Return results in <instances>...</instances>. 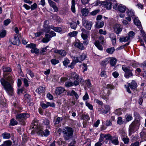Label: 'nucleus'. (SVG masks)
Instances as JSON below:
<instances>
[{
  "label": "nucleus",
  "instance_id": "obj_10",
  "mask_svg": "<svg viewBox=\"0 0 146 146\" xmlns=\"http://www.w3.org/2000/svg\"><path fill=\"white\" fill-rule=\"evenodd\" d=\"M79 84V83L77 81H74L73 82L71 81H67L65 83L64 85L66 87L68 88L74 86H76Z\"/></svg>",
  "mask_w": 146,
  "mask_h": 146
},
{
  "label": "nucleus",
  "instance_id": "obj_38",
  "mask_svg": "<svg viewBox=\"0 0 146 146\" xmlns=\"http://www.w3.org/2000/svg\"><path fill=\"white\" fill-rule=\"evenodd\" d=\"M133 119V117L131 114H127L125 116V119L127 122L131 121Z\"/></svg>",
  "mask_w": 146,
  "mask_h": 146
},
{
  "label": "nucleus",
  "instance_id": "obj_1",
  "mask_svg": "<svg viewBox=\"0 0 146 146\" xmlns=\"http://www.w3.org/2000/svg\"><path fill=\"white\" fill-rule=\"evenodd\" d=\"M3 68L4 73L3 74V78H2L0 80L1 84L7 93L12 94L13 92V86L14 79L11 74L7 75L6 73L11 71V70L9 67L3 66Z\"/></svg>",
  "mask_w": 146,
  "mask_h": 146
},
{
  "label": "nucleus",
  "instance_id": "obj_29",
  "mask_svg": "<svg viewBox=\"0 0 146 146\" xmlns=\"http://www.w3.org/2000/svg\"><path fill=\"white\" fill-rule=\"evenodd\" d=\"M110 63L111 65L112 66H115L117 62V60L115 58H110Z\"/></svg>",
  "mask_w": 146,
  "mask_h": 146
},
{
  "label": "nucleus",
  "instance_id": "obj_18",
  "mask_svg": "<svg viewBox=\"0 0 146 146\" xmlns=\"http://www.w3.org/2000/svg\"><path fill=\"white\" fill-rule=\"evenodd\" d=\"M127 9L125 6L122 4H120L118 6V10L122 13H125Z\"/></svg>",
  "mask_w": 146,
  "mask_h": 146
},
{
  "label": "nucleus",
  "instance_id": "obj_22",
  "mask_svg": "<svg viewBox=\"0 0 146 146\" xmlns=\"http://www.w3.org/2000/svg\"><path fill=\"white\" fill-rule=\"evenodd\" d=\"M126 13L128 16L131 17L132 18H134L135 17V16L134 15V11L132 9H127Z\"/></svg>",
  "mask_w": 146,
  "mask_h": 146
},
{
  "label": "nucleus",
  "instance_id": "obj_19",
  "mask_svg": "<svg viewBox=\"0 0 146 146\" xmlns=\"http://www.w3.org/2000/svg\"><path fill=\"white\" fill-rule=\"evenodd\" d=\"M38 133L43 136L47 137L50 134V131L47 129H46L44 131L42 130H40L38 131Z\"/></svg>",
  "mask_w": 146,
  "mask_h": 146
},
{
  "label": "nucleus",
  "instance_id": "obj_41",
  "mask_svg": "<svg viewBox=\"0 0 146 146\" xmlns=\"http://www.w3.org/2000/svg\"><path fill=\"white\" fill-rule=\"evenodd\" d=\"M140 135L142 139L144 141L146 140V131L141 132Z\"/></svg>",
  "mask_w": 146,
  "mask_h": 146
},
{
  "label": "nucleus",
  "instance_id": "obj_58",
  "mask_svg": "<svg viewBox=\"0 0 146 146\" xmlns=\"http://www.w3.org/2000/svg\"><path fill=\"white\" fill-rule=\"evenodd\" d=\"M69 63V60L66 58H64V60L63 62V65L65 66H66Z\"/></svg>",
  "mask_w": 146,
  "mask_h": 146
},
{
  "label": "nucleus",
  "instance_id": "obj_11",
  "mask_svg": "<svg viewBox=\"0 0 146 146\" xmlns=\"http://www.w3.org/2000/svg\"><path fill=\"white\" fill-rule=\"evenodd\" d=\"M83 24L85 28L88 30L91 29L92 25V23L91 21H90L86 19H84L83 21Z\"/></svg>",
  "mask_w": 146,
  "mask_h": 146
},
{
  "label": "nucleus",
  "instance_id": "obj_36",
  "mask_svg": "<svg viewBox=\"0 0 146 146\" xmlns=\"http://www.w3.org/2000/svg\"><path fill=\"white\" fill-rule=\"evenodd\" d=\"M75 1H72V6L71 7V10L73 13H75L76 12L75 8Z\"/></svg>",
  "mask_w": 146,
  "mask_h": 146
},
{
  "label": "nucleus",
  "instance_id": "obj_32",
  "mask_svg": "<svg viewBox=\"0 0 146 146\" xmlns=\"http://www.w3.org/2000/svg\"><path fill=\"white\" fill-rule=\"evenodd\" d=\"M104 25V22L103 21H98L96 23L95 27L97 28H102Z\"/></svg>",
  "mask_w": 146,
  "mask_h": 146
},
{
  "label": "nucleus",
  "instance_id": "obj_34",
  "mask_svg": "<svg viewBox=\"0 0 146 146\" xmlns=\"http://www.w3.org/2000/svg\"><path fill=\"white\" fill-rule=\"evenodd\" d=\"M2 136L4 139H9L11 137L10 134L8 133L5 132L2 133Z\"/></svg>",
  "mask_w": 146,
  "mask_h": 146
},
{
  "label": "nucleus",
  "instance_id": "obj_16",
  "mask_svg": "<svg viewBox=\"0 0 146 146\" xmlns=\"http://www.w3.org/2000/svg\"><path fill=\"white\" fill-rule=\"evenodd\" d=\"M65 88L62 87H59L56 88L55 92L56 95H59L65 92Z\"/></svg>",
  "mask_w": 146,
  "mask_h": 146
},
{
  "label": "nucleus",
  "instance_id": "obj_48",
  "mask_svg": "<svg viewBox=\"0 0 146 146\" xmlns=\"http://www.w3.org/2000/svg\"><path fill=\"white\" fill-rule=\"evenodd\" d=\"M50 62L52 64L54 65H55L58 63L59 62L58 60H56L55 58L52 59L50 60Z\"/></svg>",
  "mask_w": 146,
  "mask_h": 146
},
{
  "label": "nucleus",
  "instance_id": "obj_17",
  "mask_svg": "<svg viewBox=\"0 0 146 146\" xmlns=\"http://www.w3.org/2000/svg\"><path fill=\"white\" fill-rule=\"evenodd\" d=\"M11 41L13 45H18L19 44L20 41L17 35H15L14 36V38L11 40Z\"/></svg>",
  "mask_w": 146,
  "mask_h": 146
},
{
  "label": "nucleus",
  "instance_id": "obj_31",
  "mask_svg": "<svg viewBox=\"0 0 146 146\" xmlns=\"http://www.w3.org/2000/svg\"><path fill=\"white\" fill-rule=\"evenodd\" d=\"M12 144V142L9 140L4 141L0 146H10Z\"/></svg>",
  "mask_w": 146,
  "mask_h": 146
},
{
  "label": "nucleus",
  "instance_id": "obj_28",
  "mask_svg": "<svg viewBox=\"0 0 146 146\" xmlns=\"http://www.w3.org/2000/svg\"><path fill=\"white\" fill-rule=\"evenodd\" d=\"M95 46L98 48L100 50H103V47L100 44L99 41L98 40L96 41L94 43Z\"/></svg>",
  "mask_w": 146,
  "mask_h": 146
},
{
  "label": "nucleus",
  "instance_id": "obj_63",
  "mask_svg": "<svg viewBox=\"0 0 146 146\" xmlns=\"http://www.w3.org/2000/svg\"><path fill=\"white\" fill-rule=\"evenodd\" d=\"M58 143L59 145H61L64 144L65 142L63 141V140L62 138H60L58 141Z\"/></svg>",
  "mask_w": 146,
  "mask_h": 146
},
{
  "label": "nucleus",
  "instance_id": "obj_55",
  "mask_svg": "<svg viewBox=\"0 0 146 146\" xmlns=\"http://www.w3.org/2000/svg\"><path fill=\"white\" fill-rule=\"evenodd\" d=\"M99 40L100 43L102 44H104L106 42L103 36H101L99 37Z\"/></svg>",
  "mask_w": 146,
  "mask_h": 146
},
{
  "label": "nucleus",
  "instance_id": "obj_39",
  "mask_svg": "<svg viewBox=\"0 0 146 146\" xmlns=\"http://www.w3.org/2000/svg\"><path fill=\"white\" fill-rule=\"evenodd\" d=\"M100 75L102 77L106 78L107 77V75L106 74V71L104 70H102Z\"/></svg>",
  "mask_w": 146,
  "mask_h": 146
},
{
  "label": "nucleus",
  "instance_id": "obj_7",
  "mask_svg": "<svg viewBox=\"0 0 146 146\" xmlns=\"http://www.w3.org/2000/svg\"><path fill=\"white\" fill-rule=\"evenodd\" d=\"M122 69L125 72L124 76L126 78H129L130 77L133 76L132 70L130 69L129 67L123 65L122 66Z\"/></svg>",
  "mask_w": 146,
  "mask_h": 146
},
{
  "label": "nucleus",
  "instance_id": "obj_45",
  "mask_svg": "<svg viewBox=\"0 0 146 146\" xmlns=\"http://www.w3.org/2000/svg\"><path fill=\"white\" fill-rule=\"evenodd\" d=\"M110 58H107L104 60H103L101 62V64L103 66H105L108 63V61H109Z\"/></svg>",
  "mask_w": 146,
  "mask_h": 146
},
{
  "label": "nucleus",
  "instance_id": "obj_49",
  "mask_svg": "<svg viewBox=\"0 0 146 146\" xmlns=\"http://www.w3.org/2000/svg\"><path fill=\"white\" fill-rule=\"evenodd\" d=\"M82 118L86 121H88L90 119V117L88 114L82 115Z\"/></svg>",
  "mask_w": 146,
  "mask_h": 146
},
{
  "label": "nucleus",
  "instance_id": "obj_56",
  "mask_svg": "<svg viewBox=\"0 0 146 146\" xmlns=\"http://www.w3.org/2000/svg\"><path fill=\"white\" fill-rule=\"evenodd\" d=\"M36 44L34 43H30L26 46V47L32 49L34 47H36Z\"/></svg>",
  "mask_w": 146,
  "mask_h": 146
},
{
  "label": "nucleus",
  "instance_id": "obj_35",
  "mask_svg": "<svg viewBox=\"0 0 146 146\" xmlns=\"http://www.w3.org/2000/svg\"><path fill=\"white\" fill-rule=\"evenodd\" d=\"M115 49L114 47H111L107 48L106 50V52L110 54H112L115 51Z\"/></svg>",
  "mask_w": 146,
  "mask_h": 146
},
{
  "label": "nucleus",
  "instance_id": "obj_20",
  "mask_svg": "<svg viewBox=\"0 0 146 146\" xmlns=\"http://www.w3.org/2000/svg\"><path fill=\"white\" fill-rule=\"evenodd\" d=\"M111 142L115 145H117L119 144V141L118 139L117 136L115 135L113 137L112 136V138L111 140Z\"/></svg>",
  "mask_w": 146,
  "mask_h": 146
},
{
  "label": "nucleus",
  "instance_id": "obj_54",
  "mask_svg": "<svg viewBox=\"0 0 146 146\" xmlns=\"http://www.w3.org/2000/svg\"><path fill=\"white\" fill-rule=\"evenodd\" d=\"M117 123L119 125H121L124 123V121L122 120L121 117H119L118 118Z\"/></svg>",
  "mask_w": 146,
  "mask_h": 146
},
{
  "label": "nucleus",
  "instance_id": "obj_53",
  "mask_svg": "<svg viewBox=\"0 0 146 146\" xmlns=\"http://www.w3.org/2000/svg\"><path fill=\"white\" fill-rule=\"evenodd\" d=\"M31 52L32 53H35L36 54L38 53L39 52V50L36 47H34L32 48L31 50Z\"/></svg>",
  "mask_w": 146,
  "mask_h": 146
},
{
  "label": "nucleus",
  "instance_id": "obj_52",
  "mask_svg": "<svg viewBox=\"0 0 146 146\" xmlns=\"http://www.w3.org/2000/svg\"><path fill=\"white\" fill-rule=\"evenodd\" d=\"M70 95L71 96H74L76 99H78V95L73 90H72L70 94Z\"/></svg>",
  "mask_w": 146,
  "mask_h": 146
},
{
  "label": "nucleus",
  "instance_id": "obj_5",
  "mask_svg": "<svg viewBox=\"0 0 146 146\" xmlns=\"http://www.w3.org/2000/svg\"><path fill=\"white\" fill-rule=\"evenodd\" d=\"M79 75L76 72H72L68 75L70 80L77 81L80 83V82H83L84 80L82 78H79Z\"/></svg>",
  "mask_w": 146,
  "mask_h": 146
},
{
  "label": "nucleus",
  "instance_id": "obj_50",
  "mask_svg": "<svg viewBox=\"0 0 146 146\" xmlns=\"http://www.w3.org/2000/svg\"><path fill=\"white\" fill-rule=\"evenodd\" d=\"M105 110H103V113L104 114L107 113L110 110V106L108 105H106L105 106Z\"/></svg>",
  "mask_w": 146,
  "mask_h": 146
},
{
  "label": "nucleus",
  "instance_id": "obj_21",
  "mask_svg": "<svg viewBox=\"0 0 146 146\" xmlns=\"http://www.w3.org/2000/svg\"><path fill=\"white\" fill-rule=\"evenodd\" d=\"M74 45L76 47L78 48L81 50H84L85 49V47L84 46L83 43H81L80 41L79 42H75Z\"/></svg>",
  "mask_w": 146,
  "mask_h": 146
},
{
  "label": "nucleus",
  "instance_id": "obj_61",
  "mask_svg": "<svg viewBox=\"0 0 146 146\" xmlns=\"http://www.w3.org/2000/svg\"><path fill=\"white\" fill-rule=\"evenodd\" d=\"M46 104H47V106H48V108L49 107H52L53 108L55 107V105L54 103V102H46Z\"/></svg>",
  "mask_w": 146,
  "mask_h": 146
},
{
  "label": "nucleus",
  "instance_id": "obj_15",
  "mask_svg": "<svg viewBox=\"0 0 146 146\" xmlns=\"http://www.w3.org/2000/svg\"><path fill=\"white\" fill-rule=\"evenodd\" d=\"M81 31L82 32L81 34V36L83 40L87 39L88 37L87 34H88L89 31H87L84 28H82L81 29Z\"/></svg>",
  "mask_w": 146,
  "mask_h": 146
},
{
  "label": "nucleus",
  "instance_id": "obj_57",
  "mask_svg": "<svg viewBox=\"0 0 146 146\" xmlns=\"http://www.w3.org/2000/svg\"><path fill=\"white\" fill-rule=\"evenodd\" d=\"M85 83L86 84V85L88 87L90 88L92 87V84L91 83L90 80L88 79L86 80Z\"/></svg>",
  "mask_w": 146,
  "mask_h": 146
},
{
  "label": "nucleus",
  "instance_id": "obj_8",
  "mask_svg": "<svg viewBox=\"0 0 146 146\" xmlns=\"http://www.w3.org/2000/svg\"><path fill=\"white\" fill-rule=\"evenodd\" d=\"M112 138V136L110 134H105L101 133L100 134V142L103 141L107 143L108 140L111 141Z\"/></svg>",
  "mask_w": 146,
  "mask_h": 146
},
{
  "label": "nucleus",
  "instance_id": "obj_6",
  "mask_svg": "<svg viewBox=\"0 0 146 146\" xmlns=\"http://www.w3.org/2000/svg\"><path fill=\"white\" fill-rule=\"evenodd\" d=\"M112 4L110 1H103L102 3H100L99 1H96L95 3H93V5L94 6H97L98 5L100 6L103 5L105 6L107 9H110L112 6Z\"/></svg>",
  "mask_w": 146,
  "mask_h": 146
},
{
  "label": "nucleus",
  "instance_id": "obj_40",
  "mask_svg": "<svg viewBox=\"0 0 146 146\" xmlns=\"http://www.w3.org/2000/svg\"><path fill=\"white\" fill-rule=\"evenodd\" d=\"M135 34L132 31H130L128 34V36H127L129 39L132 38Z\"/></svg>",
  "mask_w": 146,
  "mask_h": 146
},
{
  "label": "nucleus",
  "instance_id": "obj_3",
  "mask_svg": "<svg viewBox=\"0 0 146 146\" xmlns=\"http://www.w3.org/2000/svg\"><path fill=\"white\" fill-rule=\"evenodd\" d=\"M140 124L138 120L134 121L131 123L129 127V135H131L132 133L138 130Z\"/></svg>",
  "mask_w": 146,
  "mask_h": 146
},
{
  "label": "nucleus",
  "instance_id": "obj_43",
  "mask_svg": "<svg viewBox=\"0 0 146 146\" xmlns=\"http://www.w3.org/2000/svg\"><path fill=\"white\" fill-rule=\"evenodd\" d=\"M24 98L28 102H30L31 99V96L28 94H26L24 95Z\"/></svg>",
  "mask_w": 146,
  "mask_h": 146
},
{
  "label": "nucleus",
  "instance_id": "obj_62",
  "mask_svg": "<svg viewBox=\"0 0 146 146\" xmlns=\"http://www.w3.org/2000/svg\"><path fill=\"white\" fill-rule=\"evenodd\" d=\"M23 81L24 86L26 87H28L29 84L28 80L26 78H24Z\"/></svg>",
  "mask_w": 146,
  "mask_h": 146
},
{
  "label": "nucleus",
  "instance_id": "obj_60",
  "mask_svg": "<svg viewBox=\"0 0 146 146\" xmlns=\"http://www.w3.org/2000/svg\"><path fill=\"white\" fill-rule=\"evenodd\" d=\"M82 99L84 101L86 100L89 99L88 95L87 92H86L85 95L83 97Z\"/></svg>",
  "mask_w": 146,
  "mask_h": 146
},
{
  "label": "nucleus",
  "instance_id": "obj_25",
  "mask_svg": "<svg viewBox=\"0 0 146 146\" xmlns=\"http://www.w3.org/2000/svg\"><path fill=\"white\" fill-rule=\"evenodd\" d=\"M82 15L84 16H86L88 15L89 11L88 9L86 8H84L81 10Z\"/></svg>",
  "mask_w": 146,
  "mask_h": 146
},
{
  "label": "nucleus",
  "instance_id": "obj_27",
  "mask_svg": "<svg viewBox=\"0 0 146 146\" xmlns=\"http://www.w3.org/2000/svg\"><path fill=\"white\" fill-rule=\"evenodd\" d=\"M51 29L56 32L60 33L62 31V29L59 27H55L53 25H51Z\"/></svg>",
  "mask_w": 146,
  "mask_h": 146
},
{
  "label": "nucleus",
  "instance_id": "obj_64",
  "mask_svg": "<svg viewBox=\"0 0 146 146\" xmlns=\"http://www.w3.org/2000/svg\"><path fill=\"white\" fill-rule=\"evenodd\" d=\"M11 22L10 19H8L4 21V24L5 25L7 26Z\"/></svg>",
  "mask_w": 146,
  "mask_h": 146
},
{
  "label": "nucleus",
  "instance_id": "obj_33",
  "mask_svg": "<svg viewBox=\"0 0 146 146\" xmlns=\"http://www.w3.org/2000/svg\"><path fill=\"white\" fill-rule=\"evenodd\" d=\"M129 40L127 36H122L120 37L119 40L120 42H127Z\"/></svg>",
  "mask_w": 146,
  "mask_h": 146
},
{
  "label": "nucleus",
  "instance_id": "obj_23",
  "mask_svg": "<svg viewBox=\"0 0 146 146\" xmlns=\"http://www.w3.org/2000/svg\"><path fill=\"white\" fill-rule=\"evenodd\" d=\"M51 35L46 34L45 35V37L43 38L42 40V42L44 43H47L51 40Z\"/></svg>",
  "mask_w": 146,
  "mask_h": 146
},
{
  "label": "nucleus",
  "instance_id": "obj_14",
  "mask_svg": "<svg viewBox=\"0 0 146 146\" xmlns=\"http://www.w3.org/2000/svg\"><path fill=\"white\" fill-rule=\"evenodd\" d=\"M54 52L55 53L58 54L62 57L65 56L67 54L66 52L62 49H55L54 50Z\"/></svg>",
  "mask_w": 146,
  "mask_h": 146
},
{
  "label": "nucleus",
  "instance_id": "obj_13",
  "mask_svg": "<svg viewBox=\"0 0 146 146\" xmlns=\"http://www.w3.org/2000/svg\"><path fill=\"white\" fill-rule=\"evenodd\" d=\"M114 31L116 34H118L119 33L122 31V27L120 25L115 24L114 26Z\"/></svg>",
  "mask_w": 146,
  "mask_h": 146
},
{
  "label": "nucleus",
  "instance_id": "obj_42",
  "mask_svg": "<svg viewBox=\"0 0 146 146\" xmlns=\"http://www.w3.org/2000/svg\"><path fill=\"white\" fill-rule=\"evenodd\" d=\"M85 105L86 106L88 107L90 110H92L93 109V106L89 103L87 101H86Z\"/></svg>",
  "mask_w": 146,
  "mask_h": 146
},
{
  "label": "nucleus",
  "instance_id": "obj_4",
  "mask_svg": "<svg viewBox=\"0 0 146 146\" xmlns=\"http://www.w3.org/2000/svg\"><path fill=\"white\" fill-rule=\"evenodd\" d=\"M29 117V114L27 113H23L20 114H18L16 116V119L19 121L20 123L23 125L25 124V120Z\"/></svg>",
  "mask_w": 146,
  "mask_h": 146
},
{
  "label": "nucleus",
  "instance_id": "obj_47",
  "mask_svg": "<svg viewBox=\"0 0 146 146\" xmlns=\"http://www.w3.org/2000/svg\"><path fill=\"white\" fill-rule=\"evenodd\" d=\"M122 141L125 144H127L129 141V139L127 137H123L122 139Z\"/></svg>",
  "mask_w": 146,
  "mask_h": 146
},
{
  "label": "nucleus",
  "instance_id": "obj_30",
  "mask_svg": "<svg viewBox=\"0 0 146 146\" xmlns=\"http://www.w3.org/2000/svg\"><path fill=\"white\" fill-rule=\"evenodd\" d=\"M45 90V88L41 86H39L36 89V91L38 94H40L43 92Z\"/></svg>",
  "mask_w": 146,
  "mask_h": 146
},
{
  "label": "nucleus",
  "instance_id": "obj_24",
  "mask_svg": "<svg viewBox=\"0 0 146 146\" xmlns=\"http://www.w3.org/2000/svg\"><path fill=\"white\" fill-rule=\"evenodd\" d=\"M128 86L130 87L131 89H134L137 87V84L134 80H132L131 83L128 84Z\"/></svg>",
  "mask_w": 146,
  "mask_h": 146
},
{
  "label": "nucleus",
  "instance_id": "obj_9",
  "mask_svg": "<svg viewBox=\"0 0 146 146\" xmlns=\"http://www.w3.org/2000/svg\"><path fill=\"white\" fill-rule=\"evenodd\" d=\"M49 24V21L47 20L44 21L43 23V29L42 30L46 33H49L50 29H51V25L50 26Z\"/></svg>",
  "mask_w": 146,
  "mask_h": 146
},
{
  "label": "nucleus",
  "instance_id": "obj_26",
  "mask_svg": "<svg viewBox=\"0 0 146 146\" xmlns=\"http://www.w3.org/2000/svg\"><path fill=\"white\" fill-rule=\"evenodd\" d=\"M134 24L137 26L139 28L141 27V23L139 20L138 19V17H135L134 20Z\"/></svg>",
  "mask_w": 146,
  "mask_h": 146
},
{
  "label": "nucleus",
  "instance_id": "obj_12",
  "mask_svg": "<svg viewBox=\"0 0 146 146\" xmlns=\"http://www.w3.org/2000/svg\"><path fill=\"white\" fill-rule=\"evenodd\" d=\"M87 57V55L86 53H82L78 57H74V58L75 59V60L76 62H80L83 61Z\"/></svg>",
  "mask_w": 146,
  "mask_h": 146
},
{
  "label": "nucleus",
  "instance_id": "obj_44",
  "mask_svg": "<svg viewBox=\"0 0 146 146\" xmlns=\"http://www.w3.org/2000/svg\"><path fill=\"white\" fill-rule=\"evenodd\" d=\"M71 28L75 30L77 28V24L76 22L72 21V23H70Z\"/></svg>",
  "mask_w": 146,
  "mask_h": 146
},
{
  "label": "nucleus",
  "instance_id": "obj_59",
  "mask_svg": "<svg viewBox=\"0 0 146 146\" xmlns=\"http://www.w3.org/2000/svg\"><path fill=\"white\" fill-rule=\"evenodd\" d=\"M62 118L60 117H58L55 122V124H59L60 122L62 120Z\"/></svg>",
  "mask_w": 146,
  "mask_h": 146
},
{
  "label": "nucleus",
  "instance_id": "obj_2",
  "mask_svg": "<svg viewBox=\"0 0 146 146\" xmlns=\"http://www.w3.org/2000/svg\"><path fill=\"white\" fill-rule=\"evenodd\" d=\"M62 133L64 139L66 140L72 138L73 135L74 130L71 127L66 126L62 129Z\"/></svg>",
  "mask_w": 146,
  "mask_h": 146
},
{
  "label": "nucleus",
  "instance_id": "obj_37",
  "mask_svg": "<svg viewBox=\"0 0 146 146\" xmlns=\"http://www.w3.org/2000/svg\"><path fill=\"white\" fill-rule=\"evenodd\" d=\"M78 33L77 31H73L69 33L68 34V36L71 37H75L77 35Z\"/></svg>",
  "mask_w": 146,
  "mask_h": 146
},
{
  "label": "nucleus",
  "instance_id": "obj_51",
  "mask_svg": "<svg viewBox=\"0 0 146 146\" xmlns=\"http://www.w3.org/2000/svg\"><path fill=\"white\" fill-rule=\"evenodd\" d=\"M17 122L14 119H11L10 123V125L12 126H14L17 125Z\"/></svg>",
  "mask_w": 146,
  "mask_h": 146
},
{
  "label": "nucleus",
  "instance_id": "obj_46",
  "mask_svg": "<svg viewBox=\"0 0 146 146\" xmlns=\"http://www.w3.org/2000/svg\"><path fill=\"white\" fill-rule=\"evenodd\" d=\"M77 62H76V61L75 60V59L74 58L73 61L72 62L71 64L68 66V67L70 68L71 69H73L74 68V65Z\"/></svg>",
  "mask_w": 146,
  "mask_h": 146
}]
</instances>
